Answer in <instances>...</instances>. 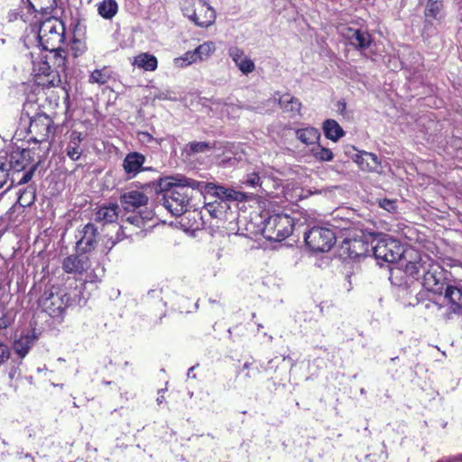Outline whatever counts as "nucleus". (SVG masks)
Here are the masks:
<instances>
[{"mask_svg":"<svg viewBox=\"0 0 462 462\" xmlns=\"http://www.w3.org/2000/svg\"><path fill=\"white\" fill-rule=\"evenodd\" d=\"M196 183L198 180L180 174L161 179L158 186L162 192V205L172 216H181L189 210L193 193L198 191Z\"/></svg>","mask_w":462,"mask_h":462,"instance_id":"1","label":"nucleus"},{"mask_svg":"<svg viewBox=\"0 0 462 462\" xmlns=\"http://www.w3.org/2000/svg\"><path fill=\"white\" fill-rule=\"evenodd\" d=\"M84 283L80 282L73 289L65 285L64 288L51 286L45 288L38 300L41 310L54 319H63L66 309L81 305L83 300Z\"/></svg>","mask_w":462,"mask_h":462,"instance_id":"2","label":"nucleus"},{"mask_svg":"<svg viewBox=\"0 0 462 462\" xmlns=\"http://www.w3.org/2000/svg\"><path fill=\"white\" fill-rule=\"evenodd\" d=\"M40 44L45 51H57L65 41V26L61 20L51 17L43 21L38 32Z\"/></svg>","mask_w":462,"mask_h":462,"instance_id":"3","label":"nucleus"},{"mask_svg":"<svg viewBox=\"0 0 462 462\" xmlns=\"http://www.w3.org/2000/svg\"><path fill=\"white\" fill-rule=\"evenodd\" d=\"M295 223L287 214H275L264 220L263 234L271 241H282L287 238L293 230Z\"/></svg>","mask_w":462,"mask_h":462,"instance_id":"4","label":"nucleus"},{"mask_svg":"<svg viewBox=\"0 0 462 462\" xmlns=\"http://www.w3.org/2000/svg\"><path fill=\"white\" fill-rule=\"evenodd\" d=\"M182 13L199 27H208L216 20L215 10L205 0H186L182 5Z\"/></svg>","mask_w":462,"mask_h":462,"instance_id":"5","label":"nucleus"},{"mask_svg":"<svg viewBox=\"0 0 462 462\" xmlns=\"http://www.w3.org/2000/svg\"><path fill=\"white\" fill-rule=\"evenodd\" d=\"M427 269L422 275L423 287L435 294L441 295L448 285L447 283V273L442 266L433 259H425Z\"/></svg>","mask_w":462,"mask_h":462,"instance_id":"6","label":"nucleus"},{"mask_svg":"<svg viewBox=\"0 0 462 462\" xmlns=\"http://www.w3.org/2000/svg\"><path fill=\"white\" fill-rule=\"evenodd\" d=\"M372 249L381 265L383 263H397L404 254L400 242L390 236L379 239Z\"/></svg>","mask_w":462,"mask_h":462,"instance_id":"7","label":"nucleus"},{"mask_svg":"<svg viewBox=\"0 0 462 462\" xmlns=\"http://www.w3.org/2000/svg\"><path fill=\"white\" fill-rule=\"evenodd\" d=\"M196 186L198 192L203 195L205 199L211 197L223 203L227 201H244L246 199V195L244 192L217 185L213 182L198 181Z\"/></svg>","mask_w":462,"mask_h":462,"instance_id":"8","label":"nucleus"},{"mask_svg":"<svg viewBox=\"0 0 462 462\" xmlns=\"http://www.w3.org/2000/svg\"><path fill=\"white\" fill-rule=\"evenodd\" d=\"M310 249L315 252H328L336 242L335 233L327 227L313 226L304 235Z\"/></svg>","mask_w":462,"mask_h":462,"instance_id":"9","label":"nucleus"},{"mask_svg":"<svg viewBox=\"0 0 462 462\" xmlns=\"http://www.w3.org/2000/svg\"><path fill=\"white\" fill-rule=\"evenodd\" d=\"M55 131L52 119L46 114H38L30 119L31 141L38 143L47 141Z\"/></svg>","mask_w":462,"mask_h":462,"instance_id":"10","label":"nucleus"},{"mask_svg":"<svg viewBox=\"0 0 462 462\" xmlns=\"http://www.w3.org/2000/svg\"><path fill=\"white\" fill-rule=\"evenodd\" d=\"M119 200L123 209L126 212H136L148 208L149 198L143 191L139 189L125 191L120 195Z\"/></svg>","mask_w":462,"mask_h":462,"instance_id":"11","label":"nucleus"},{"mask_svg":"<svg viewBox=\"0 0 462 462\" xmlns=\"http://www.w3.org/2000/svg\"><path fill=\"white\" fill-rule=\"evenodd\" d=\"M339 30L342 37L357 50L367 49L372 42L371 35L366 31L355 29L346 25L341 26Z\"/></svg>","mask_w":462,"mask_h":462,"instance_id":"12","label":"nucleus"},{"mask_svg":"<svg viewBox=\"0 0 462 462\" xmlns=\"http://www.w3.org/2000/svg\"><path fill=\"white\" fill-rule=\"evenodd\" d=\"M79 239L76 243L78 253L88 254L93 251L97 243L98 231L96 226L88 223L79 231Z\"/></svg>","mask_w":462,"mask_h":462,"instance_id":"13","label":"nucleus"},{"mask_svg":"<svg viewBox=\"0 0 462 462\" xmlns=\"http://www.w3.org/2000/svg\"><path fill=\"white\" fill-rule=\"evenodd\" d=\"M430 259V257L427 254L420 255L418 258L414 260H407L406 255L403 254V256L401 257L399 262L397 263L398 269L402 270L405 274L408 276L419 279L423 275L424 271L427 269L426 260Z\"/></svg>","mask_w":462,"mask_h":462,"instance_id":"14","label":"nucleus"},{"mask_svg":"<svg viewBox=\"0 0 462 462\" xmlns=\"http://www.w3.org/2000/svg\"><path fill=\"white\" fill-rule=\"evenodd\" d=\"M30 159L31 152L28 149H16L10 153L7 169L8 171H12L14 172L11 178V184L8 186L6 190L9 189L15 181L14 174L15 172H20L21 171L24 170L26 166L29 165Z\"/></svg>","mask_w":462,"mask_h":462,"instance_id":"15","label":"nucleus"},{"mask_svg":"<svg viewBox=\"0 0 462 462\" xmlns=\"http://www.w3.org/2000/svg\"><path fill=\"white\" fill-rule=\"evenodd\" d=\"M90 267V261L86 254L79 253L65 257L62 270L67 273L82 274Z\"/></svg>","mask_w":462,"mask_h":462,"instance_id":"16","label":"nucleus"},{"mask_svg":"<svg viewBox=\"0 0 462 462\" xmlns=\"http://www.w3.org/2000/svg\"><path fill=\"white\" fill-rule=\"evenodd\" d=\"M341 255L350 259L365 256L368 252V244L362 239L346 237L340 246Z\"/></svg>","mask_w":462,"mask_h":462,"instance_id":"17","label":"nucleus"},{"mask_svg":"<svg viewBox=\"0 0 462 462\" xmlns=\"http://www.w3.org/2000/svg\"><path fill=\"white\" fill-rule=\"evenodd\" d=\"M352 152H356V148L352 147ZM346 153L353 159V161L358 164L361 170L372 171H375L381 164L379 158L373 152L365 151H358L352 153L347 151Z\"/></svg>","mask_w":462,"mask_h":462,"instance_id":"18","label":"nucleus"},{"mask_svg":"<svg viewBox=\"0 0 462 462\" xmlns=\"http://www.w3.org/2000/svg\"><path fill=\"white\" fill-rule=\"evenodd\" d=\"M145 162V156L137 152L126 154L123 161V169L127 179L134 178L140 171H143V165Z\"/></svg>","mask_w":462,"mask_h":462,"instance_id":"19","label":"nucleus"},{"mask_svg":"<svg viewBox=\"0 0 462 462\" xmlns=\"http://www.w3.org/2000/svg\"><path fill=\"white\" fill-rule=\"evenodd\" d=\"M228 54L243 74L247 75L254 70V61L245 54L243 50L231 47L228 50Z\"/></svg>","mask_w":462,"mask_h":462,"instance_id":"20","label":"nucleus"},{"mask_svg":"<svg viewBox=\"0 0 462 462\" xmlns=\"http://www.w3.org/2000/svg\"><path fill=\"white\" fill-rule=\"evenodd\" d=\"M425 23L432 24L440 23L445 17L443 12V0H428L424 10Z\"/></svg>","mask_w":462,"mask_h":462,"instance_id":"21","label":"nucleus"},{"mask_svg":"<svg viewBox=\"0 0 462 462\" xmlns=\"http://www.w3.org/2000/svg\"><path fill=\"white\" fill-rule=\"evenodd\" d=\"M445 299L454 313L462 314V289L457 286L448 285L443 291Z\"/></svg>","mask_w":462,"mask_h":462,"instance_id":"22","label":"nucleus"},{"mask_svg":"<svg viewBox=\"0 0 462 462\" xmlns=\"http://www.w3.org/2000/svg\"><path fill=\"white\" fill-rule=\"evenodd\" d=\"M83 137L81 133L78 131H72L69 135V142L66 147V153L68 157L72 161H78L81 154L82 150L80 149V143Z\"/></svg>","mask_w":462,"mask_h":462,"instance_id":"23","label":"nucleus"},{"mask_svg":"<svg viewBox=\"0 0 462 462\" xmlns=\"http://www.w3.org/2000/svg\"><path fill=\"white\" fill-rule=\"evenodd\" d=\"M119 206L116 203H110L98 208L96 213V220L105 224L114 223L118 218Z\"/></svg>","mask_w":462,"mask_h":462,"instance_id":"24","label":"nucleus"},{"mask_svg":"<svg viewBox=\"0 0 462 462\" xmlns=\"http://www.w3.org/2000/svg\"><path fill=\"white\" fill-rule=\"evenodd\" d=\"M35 341L36 337L34 333L26 334L19 339L14 340L13 347L20 359H23L29 353Z\"/></svg>","mask_w":462,"mask_h":462,"instance_id":"25","label":"nucleus"},{"mask_svg":"<svg viewBox=\"0 0 462 462\" xmlns=\"http://www.w3.org/2000/svg\"><path fill=\"white\" fill-rule=\"evenodd\" d=\"M133 65L146 71H154L157 69L158 61L154 55L141 53L134 58Z\"/></svg>","mask_w":462,"mask_h":462,"instance_id":"26","label":"nucleus"},{"mask_svg":"<svg viewBox=\"0 0 462 462\" xmlns=\"http://www.w3.org/2000/svg\"><path fill=\"white\" fill-rule=\"evenodd\" d=\"M278 103L285 112L299 114L301 108L300 101L288 93L280 96Z\"/></svg>","mask_w":462,"mask_h":462,"instance_id":"27","label":"nucleus"},{"mask_svg":"<svg viewBox=\"0 0 462 462\" xmlns=\"http://www.w3.org/2000/svg\"><path fill=\"white\" fill-rule=\"evenodd\" d=\"M323 131L325 136L334 142L345 134L343 128L333 119H328L323 123Z\"/></svg>","mask_w":462,"mask_h":462,"instance_id":"28","label":"nucleus"},{"mask_svg":"<svg viewBox=\"0 0 462 462\" xmlns=\"http://www.w3.org/2000/svg\"><path fill=\"white\" fill-rule=\"evenodd\" d=\"M296 136L301 143L309 145L315 143L319 140L320 134L318 129L314 127H306L297 130Z\"/></svg>","mask_w":462,"mask_h":462,"instance_id":"29","label":"nucleus"},{"mask_svg":"<svg viewBox=\"0 0 462 462\" xmlns=\"http://www.w3.org/2000/svg\"><path fill=\"white\" fill-rule=\"evenodd\" d=\"M51 57H48V63L51 64L58 73L64 72L66 69V59L63 55L64 50L60 46V49L57 51H49Z\"/></svg>","mask_w":462,"mask_h":462,"instance_id":"30","label":"nucleus"},{"mask_svg":"<svg viewBox=\"0 0 462 462\" xmlns=\"http://www.w3.org/2000/svg\"><path fill=\"white\" fill-rule=\"evenodd\" d=\"M118 10L117 3L115 0H103L98 4V14L105 19H111Z\"/></svg>","mask_w":462,"mask_h":462,"instance_id":"31","label":"nucleus"},{"mask_svg":"<svg viewBox=\"0 0 462 462\" xmlns=\"http://www.w3.org/2000/svg\"><path fill=\"white\" fill-rule=\"evenodd\" d=\"M214 145L208 142H190L185 145L184 152L189 155L205 153L211 151Z\"/></svg>","mask_w":462,"mask_h":462,"instance_id":"32","label":"nucleus"},{"mask_svg":"<svg viewBox=\"0 0 462 462\" xmlns=\"http://www.w3.org/2000/svg\"><path fill=\"white\" fill-rule=\"evenodd\" d=\"M111 78V71L103 67L100 69H95L89 76L88 82L91 84L104 85L108 82Z\"/></svg>","mask_w":462,"mask_h":462,"instance_id":"33","label":"nucleus"},{"mask_svg":"<svg viewBox=\"0 0 462 462\" xmlns=\"http://www.w3.org/2000/svg\"><path fill=\"white\" fill-rule=\"evenodd\" d=\"M137 214L128 217L126 218V221L129 222L132 225H134L136 226H141L144 225V222L146 220H151L153 217V211L149 208H145L144 210L136 211Z\"/></svg>","mask_w":462,"mask_h":462,"instance_id":"34","label":"nucleus"},{"mask_svg":"<svg viewBox=\"0 0 462 462\" xmlns=\"http://www.w3.org/2000/svg\"><path fill=\"white\" fill-rule=\"evenodd\" d=\"M35 200V189L32 186H28L19 190L18 203L25 208L30 207Z\"/></svg>","mask_w":462,"mask_h":462,"instance_id":"35","label":"nucleus"},{"mask_svg":"<svg viewBox=\"0 0 462 462\" xmlns=\"http://www.w3.org/2000/svg\"><path fill=\"white\" fill-rule=\"evenodd\" d=\"M30 9L34 12H48L56 5V0H27Z\"/></svg>","mask_w":462,"mask_h":462,"instance_id":"36","label":"nucleus"},{"mask_svg":"<svg viewBox=\"0 0 462 462\" xmlns=\"http://www.w3.org/2000/svg\"><path fill=\"white\" fill-rule=\"evenodd\" d=\"M215 51V45L212 42H206L195 49L199 60L208 59Z\"/></svg>","mask_w":462,"mask_h":462,"instance_id":"37","label":"nucleus"},{"mask_svg":"<svg viewBox=\"0 0 462 462\" xmlns=\"http://www.w3.org/2000/svg\"><path fill=\"white\" fill-rule=\"evenodd\" d=\"M312 154L317 160L321 162H330L334 158V154L331 150L319 145L312 149Z\"/></svg>","mask_w":462,"mask_h":462,"instance_id":"38","label":"nucleus"},{"mask_svg":"<svg viewBox=\"0 0 462 462\" xmlns=\"http://www.w3.org/2000/svg\"><path fill=\"white\" fill-rule=\"evenodd\" d=\"M205 208L213 217H218V216L224 211L225 207L223 202L214 199L212 201L206 202Z\"/></svg>","mask_w":462,"mask_h":462,"instance_id":"39","label":"nucleus"},{"mask_svg":"<svg viewBox=\"0 0 462 462\" xmlns=\"http://www.w3.org/2000/svg\"><path fill=\"white\" fill-rule=\"evenodd\" d=\"M378 206L386 210L389 213H394L397 210V204L395 199H377Z\"/></svg>","mask_w":462,"mask_h":462,"instance_id":"40","label":"nucleus"},{"mask_svg":"<svg viewBox=\"0 0 462 462\" xmlns=\"http://www.w3.org/2000/svg\"><path fill=\"white\" fill-rule=\"evenodd\" d=\"M22 360L23 359H20V358H18L17 360L16 359L12 360L10 368H9V372H8V377L11 380L17 379V378L21 377L20 366L22 365Z\"/></svg>","mask_w":462,"mask_h":462,"instance_id":"41","label":"nucleus"},{"mask_svg":"<svg viewBox=\"0 0 462 462\" xmlns=\"http://www.w3.org/2000/svg\"><path fill=\"white\" fill-rule=\"evenodd\" d=\"M37 166H38V164L36 163L28 171L24 172L23 174L22 178L17 181V184L23 185V184L29 182L32 180V178L37 169Z\"/></svg>","mask_w":462,"mask_h":462,"instance_id":"42","label":"nucleus"},{"mask_svg":"<svg viewBox=\"0 0 462 462\" xmlns=\"http://www.w3.org/2000/svg\"><path fill=\"white\" fill-rule=\"evenodd\" d=\"M180 60L185 62V65H189L199 61L195 50L184 53Z\"/></svg>","mask_w":462,"mask_h":462,"instance_id":"43","label":"nucleus"},{"mask_svg":"<svg viewBox=\"0 0 462 462\" xmlns=\"http://www.w3.org/2000/svg\"><path fill=\"white\" fill-rule=\"evenodd\" d=\"M6 164L0 161V189L6 183L9 173Z\"/></svg>","mask_w":462,"mask_h":462,"instance_id":"44","label":"nucleus"},{"mask_svg":"<svg viewBox=\"0 0 462 462\" xmlns=\"http://www.w3.org/2000/svg\"><path fill=\"white\" fill-rule=\"evenodd\" d=\"M260 177L258 173L253 172L247 175L246 179L244 180V183L249 187H256L259 185Z\"/></svg>","mask_w":462,"mask_h":462,"instance_id":"45","label":"nucleus"},{"mask_svg":"<svg viewBox=\"0 0 462 462\" xmlns=\"http://www.w3.org/2000/svg\"><path fill=\"white\" fill-rule=\"evenodd\" d=\"M10 356L8 346L0 341V365L4 364Z\"/></svg>","mask_w":462,"mask_h":462,"instance_id":"46","label":"nucleus"},{"mask_svg":"<svg viewBox=\"0 0 462 462\" xmlns=\"http://www.w3.org/2000/svg\"><path fill=\"white\" fill-rule=\"evenodd\" d=\"M124 236H125V235H124L123 226H119L116 233L115 238L112 239V241H111V246L109 247V249H111L116 244H117L119 241H121Z\"/></svg>","mask_w":462,"mask_h":462,"instance_id":"47","label":"nucleus"},{"mask_svg":"<svg viewBox=\"0 0 462 462\" xmlns=\"http://www.w3.org/2000/svg\"><path fill=\"white\" fill-rule=\"evenodd\" d=\"M154 98L159 99V100H166V99H171V97L170 96L169 91H161L154 96Z\"/></svg>","mask_w":462,"mask_h":462,"instance_id":"48","label":"nucleus"},{"mask_svg":"<svg viewBox=\"0 0 462 462\" xmlns=\"http://www.w3.org/2000/svg\"><path fill=\"white\" fill-rule=\"evenodd\" d=\"M162 290L161 289H153L150 290L147 293V297L149 298H158L161 299Z\"/></svg>","mask_w":462,"mask_h":462,"instance_id":"49","label":"nucleus"},{"mask_svg":"<svg viewBox=\"0 0 462 462\" xmlns=\"http://www.w3.org/2000/svg\"><path fill=\"white\" fill-rule=\"evenodd\" d=\"M437 462H462V454L453 457H448L446 459L439 460Z\"/></svg>","mask_w":462,"mask_h":462,"instance_id":"50","label":"nucleus"},{"mask_svg":"<svg viewBox=\"0 0 462 462\" xmlns=\"http://www.w3.org/2000/svg\"><path fill=\"white\" fill-rule=\"evenodd\" d=\"M139 134L145 137L146 140H148V141L152 139V135L147 132H141Z\"/></svg>","mask_w":462,"mask_h":462,"instance_id":"51","label":"nucleus"},{"mask_svg":"<svg viewBox=\"0 0 462 462\" xmlns=\"http://www.w3.org/2000/svg\"><path fill=\"white\" fill-rule=\"evenodd\" d=\"M213 105H226V103L222 99H214L212 100Z\"/></svg>","mask_w":462,"mask_h":462,"instance_id":"52","label":"nucleus"},{"mask_svg":"<svg viewBox=\"0 0 462 462\" xmlns=\"http://www.w3.org/2000/svg\"><path fill=\"white\" fill-rule=\"evenodd\" d=\"M163 401H164V397H163V395H160V396H158V397H157V399H156V402H157V403H158V404L162 403V402H163Z\"/></svg>","mask_w":462,"mask_h":462,"instance_id":"53","label":"nucleus"},{"mask_svg":"<svg viewBox=\"0 0 462 462\" xmlns=\"http://www.w3.org/2000/svg\"><path fill=\"white\" fill-rule=\"evenodd\" d=\"M24 457H27V458H30L31 462H35L33 457L31 456V454L27 453V454L24 455Z\"/></svg>","mask_w":462,"mask_h":462,"instance_id":"54","label":"nucleus"},{"mask_svg":"<svg viewBox=\"0 0 462 462\" xmlns=\"http://www.w3.org/2000/svg\"><path fill=\"white\" fill-rule=\"evenodd\" d=\"M250 365H251V364L246 362V363L244 364L243 368L244 369H249Z\"/></svg>","mask_w":462,"mask_h":462,"instance_id":"55","label":"nucleus"},{"mask_svg":"<svg viewBox=\"0 0 462 462\" xmlns=\"http://www.w3.org/2000/svg\"><path fill=\"white\" fill-rule=\"evenodd\" d=\"M194 370V367H190L189 370H188V376H190V374H192V371Z\"/></svg>","mask_w":462,"mask_h":462,"instance_id":"56","label":"nucleus"},{"mask_svg":"<svg viewBox=\"0 0 462 462\" xmlns=\"http://www.w3.org/2000/svg\"><path fill=\"white\" fill-rule=\"evenodd\" d=\"M397 357L391 358V361H396Z\"/></svg>","mask_w":462,"mask_h":462,"instance_id":"57","label":"nucleus"},{"mask_svg":"<svg viewBox=\"0 0 462 462\" xmlns=\"http://www.w3.org/2000/svg\"><path fill=\"white\" fill-rule=\"evenodd\" d=\"M346 107V104L343 103V106H341V108H345Z\"/></svg>","mask_w":462,"mask_h":462,"instance_id":"58","label":"nucleus"},{"mask_svg":"<svg viewBox=\"0 0 462 462\" xmlns=\"http://www.w3.org/2000/svg\"><path fill=\"white\" fill-rule=\"evenodd\" d=\"M346 107V104L343 103V106H341V108H345Z\"/></svg>","mask_w":462,"mask_h":462,"instance_id":"59","label":"nucleus"},{"mask_svg":"<svg viewBox=\"0 0 462 462\" xmlns=\"http://www.w3.org/2000/svg\"><path fill=\"white\" fill-rule=\"evenodd\" d=\"M247 377H251V374L249 373L246 374Z\"/></svg>","mask_w":462,"mask_h":462,"instance_id":"60","label":"nucleus"}]
</instances>
